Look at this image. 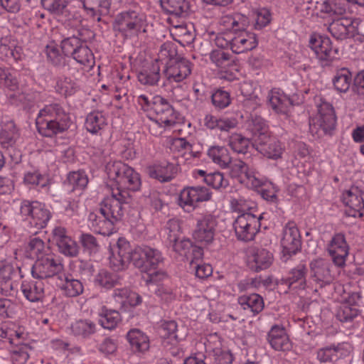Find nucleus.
<instances>
[{"label": "nucleus", "instance_id": "obj_1", "mask_svg": "<svg viewBox=\"0 0 364 364\" xmlns=\"http://www.w3.org/2000/svg\"><path fill=\"white\" fill-rule=\"evenodd\" d=\"M106 173L112 194L124 205L129 197L128 191H137L141 186L139 175L132 167L120 161H109Z\"/></svg>", "mask_w": 364, "mask_h": 364}, {"label": "nucleus", "instance_id": "obj_2", "mask_svg": "<svg viewBox=\"0 0 364 364\" xmlns=\"http://www.w3.org/2000/svg\"><path fill=\"white\" fill-rule=\"evenodd\" d=\"M220 24L227 31H230V38L228 40L230 41V50L233 53H243L257 46L256 34L246 30L250 21L245 15L235 14L224 16L220 20Z\"/></svg>", "mask_w": 364, "mask_h": 364}, {"label": "nucleus", "instance_id": "obj_3", "mask_svg": "<svg viewBox=\"0 0 364 364\" xmlns=\"http://www.w3.org/2000/svg\"><path fill=\"white\" fill-rule=\"evenodd\" d=\"M123 214L124 205L119 199L114 196H107L100 203V208L89 214L88 226L96 233L109 235Z\"/></svg>", "mask_w": 364, "mask_h": 364}, {"label": "nucleus", "instance_id": "obj_4", "mask_svg": "<svg viewBox=\"0 0 364 364\" xmlns=\"http://www.w3.org/2000/svg\"><path fill=\"white\" fill-rule=\"evenodd\" d=\"M316 107V113L309 120V129L312 134L321 137L334 129L336 117L330 103L321 102Z\"/></svg>", "mask_w": 364, "mask_h": 364}, {"label": "nucleus", "instance_id": "obj_5", "mask_svg": "<svg viewBox=\"0 0 364 364\" xmlns=\"http://www.w3.org/2000/svg\"><path fill=\"white\" fill-rule=\"evenodd\" d=\"M20 213L31 226L38 229L45 228L51 218L50 210L38 201H23Z\"/></svg>", "mask_w": 364, "mask_h": 364}, {"label": "nucleus", "instance_id": "obj_6", "mask_svg": "<svg viewBox=\"0 0 364 364\" xmlns=\"http://www.w3.org/2000/svg\"><path fill=\"white\" fill-rule=\"evenodd\" d=\"M155 101V112L151 119L153 123L151 125V131L155 127L163 128L164 129L172 127L178 119V113L173 109L172 106L163 97H157ZM160 132H152L153 134H161Z\"/></svg>", "mask_w": 364, "mask_h": 364}, {"label": "nucleus", "instance_id": "obj_7", "mask_svg": "<svg viewBox=\"0 0 364 364\" xmlns=\"http://www.w3.org/2000/svg\"><path fill=\"white\" fill-rule=\"evenodd\" d=\"M132 262L142 272L154 270L162 262L161 253L156 249L149 246H139L132 252Z\"/></svg>", "mask_w": 364, "mask_h": 364}, {"label": "nucleus", "instance_id": "obj_8", "mask_svg": "<svg viewBox=\"0 0 364 364\" xmlns=\"http://www.w3.org/2000/svg\"><path fill=\"white\" fill-rule=\"evenodd\" d=\"M129 242L124 237L118 239L117 242L109 247V260L110 267L115 271L124 269L132 261V252Z\"/></svg>", "mask_w": 364, "mask_h": 364}, {"label": "nucleus", "instance_id": "obj_9", "mask_svg": "<svg viewBox=\"0 0 364 364\" xmlns=\"http://www.w3.org/2000/svg\"><path fill=\"white\" fill-rule=\"evenodd\" d=\"M209 190L203 186L188 187L183 188L178 198V205L187 213L193 211L199 203L210 198Z\"/></svg>", "mask_w": 364, "mask_h": 364}, {"label": "nucleus", "instance_id": "obj_10", "mask_svg": "<svg viewBox=\"0 0 364 364\" xmlns=\"http://www.w3.org/2000/svg\"><path fill=\"white\" fill-rule=\"evenodd\" d=\"M259 225V218L253 213H242L237 217L233 226L239 240L250 241L257 232Z\"/></svg>", "mask_w": 364, "mask_h": 364}, {"label": "nucleus", "instance_id": "obj_11", "mask_svg": "<svg viewBox=\"0 0 364 364\" xmlns=\"http://www.w3.org/2000/svg\"><path fill=\"white\" fill-rule=\"evenodd\" d=\"M63 265L57 257L50 253L38 258L32 268V275L38 279L51 277L60 272Z\"/></svg>", "mask_w": 364, "mask_h": 364}, {"label": "nucleus", "instance_id": "obj_12", "mask_svg": "<svg viewBox=\"0 0 364 364\" xmlns=\"http://www.w3.org/2000/svg\"><path fill=\"white\" fill-rule=\"evenodd\" d=\"M217 218L211 214H205L197 220L196 228L193 232V237L202 245L211 243L214 239Z\"/></svg>", "mask_w": 364, "mask_h": 364}, {"label": "nucleus", "instance_id": "obj_13", "mask_svg": "<svg viewBox=\"0 0 364 364\" xmlns=\"http://www.w3.org/2000/svg\"><path fill=\"white\" fill-rule=\"evenodd\" d=\"M326 250L336 266L343 267L346 265L349 246L343 234H335L328 243Z\"/></svg>", "mask_w": 364, "mask_h": 364}, {"label": "nucleus", "instance_id": "obj_14", "mask_svg": "<svg viewBox=\"0 0 364 364\" xmlns=\"http://www.w3.org/2000/svg\"><path fill=\"white\" fill-rule=\"evenodd\" d=\"M309 46L321 60L336 58L338 54V49L333 48L331 39L318 33H312L309 36Z\"/></svg>", "mask_w": 364, "mask_h": 364}, {"label": "nucleus", "instance_id": "obj_15", "mask_svg": "<svg viewBox=\"0 0 364 364\" xmlns=\"http://www.w3.org/2000/svg\"><path fill=\"white\" fill-rule=\"evenodd\" d=\"M280 244L284 256L295 255L301 248V235L293 223H288L283 228Z\"/></svg>", "mask_w": 364, "mask_h": 364}, {"label": "nucleus", "instance_id": "obj_16", "mask_svg": "<svg viewBox=\"0 0 364 364\" xmlns=\"http://www.w3.org/2000/svg\"><path fill=\"white\" fill-rule=\"evenodd\" d=\"M342 201L346 205V214L350 217H360L364 208L363 192L356 186H353L342 194Z\"/></svg>", "mask_w": 364, "mask_h": 364}, {"label": "nucleus", "instance_id": "obj_17", "mask_svg": "<svg viewBox=\"0 0 364 364\" xmlns=\"http://www.w3.org/2000/svg\"><path fill=\"white\" fill-rule=\"evenodd\" d=\"M253 146L264 156L272 160L280 159L284 150L280 141L271 135L258 139Z\"/></svg>", "mask_w": 364, "mask_h": 364}, {"label": "nucleus", "instance_id": "obj_18", "mask_svg": "<svg viewBox=\"0 0 364 364\" xmlns=\"http://www.w3.org/2000/svg\"><path fill=\"white\" fill-rule=\"evenodd\" d=\"M49 248L45 242L39 237L30 238L25 245L14 252L15 258H40L46 254L49 253Z\"/></svg>", "mask_w": 364, "mask_h": 364}, {"label": "nucleus", "instance_id": "obj_19", "mask_svg": "<svg viewBox=\"0 0 364 364\" xmlns=\"http://www.w3.org/2000/svg\"><path fill=\"white\" fill-rule=\"evenodd\" d=\"M205 348L215 364H232L233 356L230 351L223 346L217 334L210 336Z\"/></svg>", "mask_w": 364, "mask_h": 364}, {"label": "nucleus", "instance_id": "obj_20", "mask_svg": "<svg viewBox=\"0 0 364 364\" xmlns=\"http://www.w3.org/2000/svg\"><path fill=\"white\" fill-rule=\"evenodd\" d=\"M352 350V346L348 343H341L320 348L317 351V358L322 363L335 362L337 360L348 355Z\"/></svg>", "mask_w": 364, "mask_h": 364}, {"label": "nucleus", "instance_id": "obj_21", "mask_svg": "<svg viewBox=\"0 0 364 364\" xmlns=\"http://www.w3.org/2000/svg\"><path fill=\"white\" fill-rule=\"evenodd\" d=\"M141 26V19L134 12L124 13L118 16L114 27L125 36L135 34Z\"/></svg>", "mask_w": 364, "mask_h": 364}, {"label": "nucleus", "instance_id": "obj_22", "mask_svg": "<svg viewBox=\"0 0 364 364\" xmlns=\"http://www.w3.org/2000/svg\"><path fill=\"white\" fill-rule=\"evenodd\" d=\"M191 73V63L186 59H181L168 65L164 75L169 82H180Z\"/></svg>", "mask_w": 364, "mask_h": 364}, {"label": "nucleus", "instance_id": "obj_23", "mask_svg": "<svg viewBox=\"0 0 364 364\" xmlns=\"http://www.w3.org/2000/svg\"><path fill=\"white\" fill-rule=\"evenodd\" d=\"M329 262L323 258H316L311 262V277L321 287L329 284L332 280L329 269Z\"/></svg>", "mask_w": 364, "mask_h": 364}, {"label": "nucleus", "instance_id": "obj_24", "mask_svg": "<svg viewBox=\"0 0 364 364\" xmlns=\"http://www.w3.org/2000/svg\"><path fill=\"white\" fill-rule=\"evenodd\" d=\"M328 31L334 38L342 40L353 35L355 26L350 18H335L330 23Z\"/></svg>", "mask_w": 364, "mask_h": 364}, {"label": "nucleus", "instance_id": "obj_25", "mask_svg": "<svg viewBox=\"0 0 364 364\" xmlns=\"http://www.w3.org/2000/svg\"><path fill=\"white\" fill-rule=\"evenodd\" d=\"M0 84L8 89L9 92L7 95L18 102H22L24 100L23 92L19 89L16 76L14 73L9 69L3 68L0 66Z\"/></svg>", "mask_w": 364, "mask_h": 364}, {"label": "nucleus", "instance_id": "obj_26", "mask_svg": "<svg viewBox=\"0 0 364 364\" xmlns=\"http://www.w3.org/2000/svg\"><path fill=\"white\" fill-rule=\"evenodd\" d=\"M272 254L264 248H255L251 250L248 256V264L255 271L268 268L272 263Z\"/></svg>", "mask_w": 364, "mask_h": 364}, {"label": "nucleus", "instance_id": "obj_27", "mask_svg": "<svg viewBox=\"0 0 364 364\" xmlns=\"http://www.w3.org/2000/svg\"><path fill=\"white\" fill-rule=\"evenodd\" d=\"M316 4L321 13L332 18L343 17L348 9V3L345 0H325Z\"/></svg>", "mask_w": 364, "mask_h": 364}, {"label": "nucleus", "instance_id": "obj_28", "mask_svg": "<svg viewBox=\"0 0 364 364\" xmlns=\"http://www.w3.org/2000/svg\"><path fill=\"white\" fill-rule=\"evenodd\" d=\"M268 102L271 108L278 114H287L291 106L289 97L279 90H272L268 95Z\"/></svg>", "mask_w": 364, "mask_h": 364}, {"label": "nucleus", "instance_id": "obj_29", "mask_svg": "<svg viewBox=\"0 0 364 364\" xmlns=\"http://www.w3.org/2000/svg\"><path fill=\"white\" fill-rule=\"evenodd\" d=\"M271 346L277 350H287L291 348L289 338L284 328L273 326L268 335Z\"/></svg>", "mask_w": 364, "mask_h": 364}, {"label": "nucleus", "instance_id": "obj_30", "mask_svg": "<svg viewBox=\"0 0 364 364\" xmlns=\"http://www.w3.org/2000/svg\"><path fill=\"white\" fill-rule=\"evenodd\" d=\"M21 291L24 297L31 302H38L44 297V284L42 281L28 282L21 284Z\"/></svg>", "mask_w": 364, "mask_h": 364}, {"label": "nucleus", "instance_id": "obj_31", "mask_svg": "<svg viewBox=\"0 0 364 364\" xmlns=\"http://www.w3.org/2000/svg\"><path fill=\"white\" fill-rule=\"evenodd\" d=\"M39 133L45 136H52L62 132L69 127L68 117L50 121H42L41 124L36 125Z\"/></svg>", "mask_w": 364, "mask_h": 364}, {"label": "nucleus", "instance_id": "obj_32", "mask_svg": "<svg viewBox=\"0 0 364 364\" xmlns=\"http://www.w3.org/2000/svg\"><path fill=\"white\" fill-rule=\"evenodd\" d=\"M176 168L173 164L162 162L149 166L148 172L151 178H156L160 181H170L175 173Z\"/></svg>", "mask_w": 364, "mask_h": 364}, {"label": "nucleus", "instance_id": "obj_33", "mask_svg": "<svg viewBox=\"0 0 364 364\" xmlns=\"http://www.w3.org/2000/svg\"><path fill=\"white\" fill-rule=\"evenodd\" d=\"M127 337L134 350L144 353L149 348V338L141 331L136 328L132 329L128 332Z\"/></svg>", "mask_w": 364, "mask_h": 364}, {"label": "nucleus", "instance_id": "obj_34", "mask_svg": "<svg viewBox=\"0 0 364 364\" xmlns=\"http://www.w3.org/2000/svg\"><path fill=\"white\" fill-rule=\"evenodd\" d=\"M112 296L116 302L123 306H135L141 302V297L127 288H118L114 290Z\"/></svg>", "mask_w": 364, "mask_h": 364}, {"label": "nucleus", "instance_id": "obj_35", "mask_svg": "<svg viewBox=\"0 0 364 364\" xmlns=\"http://www.w3.org/2000/svg\"><path fill=\"white\" fill-rule=\"evenodd\" d=\"M68 117L63 108L57 103L46 105L41 109L36 118V125L41 124L42 121L48 122Z\"/></svg>", "mask_w": 364, "mask_h": 364}, {"label": "nucleus", "instance_id": "obj_36", "mask_svg": "<svg viewBox=\"0 0 364 364\" xmlns=\"http://www.w3.org/2000/svg\"><path fill=\"white\" fill-rule=\"evenodd\" d=\"M99 323L102 328L112 330L117 327L121 321V316L119 313L115 310L107 309L105 306H102L98 312Z\"/></svg>", "mask_w": 364, "mask_h": 364}, {"label": "nucleus", "instance_id": "obj_37", "mask_svg": "<svg viewBox=\"0 0 364 364\" xmlns=\"http://www.w3.org/2000/svg\"><path fill=\"white\" fill-rule=\"evenodd\" d=\"M207 154L214 164L223 168H227L231 162L229 151L224 146H212L208 149Z\"/></svg>", "mask_w": 364, "mask_h": 364}, {"label": "nucleus", "instance_id": "obj_38", "mask_svg": "<svg viewBox=\"0 0 364 364\" xmlns=\"http://www.w3.org/2000/svg\"><path fill=\"white\" fill-rule=\"evenodd\" d=\"M247 129L252 134L253 145L258 139L270 135L266 122L259 116H252L247 122Z\"/></svg>", "mask_w": 364, "mask_h": 364}, {"label": "nucleus", "instance_id": "obj_39", "mask_svg": "<svg viewBox=\"0 0 364 364\" xmlns=\"http://www.w3.org/2000/svg\"><path fill=\"white\" fill-rule=\"evenodd\" d=\"M352 81V74L347 68L338 70L333 78V86L339 92H346L350 87Z\"/></svg>", "mask_w": 364, "mask_h": 364}, {"label": "nucleus", "instance_id": "obj_40", "mask_svg": "<svg viewBox=\"0 0 364 364\" xmlns=\"http://www.w3.org/2000/svg\"><path fill=\"white\" fill-rule=\"evenodd\" d=\"M160 79V67L158 62L153 63L150 67L143 69L138 74L139 81L144 85H156Z\"/></svg>", "mask_w": 364, "mask_h": 364}, {"label": "nucleus", "instance_id": "obj_41", "mask_svg": "<svg viewBox=\"0 0 364 364\" xmlns=\"http://www.w3.org/2000/svg\"><path fill=\"white\" fill-rule=\"evenodd\" d=\"M306 267L304 265H299L289 272L287 284L292 289H304L306 286Z\"/></svg>", "mask_w": 364, "mask_h": 364}, {"label": "nucleus", "instance_id": "obj_42", "mask_svg": "<svg viewBox=\"0 0 364 364\" xmlns=\"http://www.w3.org/2000/svg\"><path fill=\"white\" fill-rule=\"evenodd\" d=\"M238 301L245 310L250 309L255 314L260 312L264 308L263 299L257 294L242 296L239 298Z\"/></svg>", "mask_w": 364, "mask_h": 364}, {"label": "nucleus", "instance_id": "obj_43", "mask_svg": "<svg viewBox=\"0 0 364 364\" xmlns=\"http://www.w3.org/2000/svg\"><path fill=\"white\" fill-rule=\"evenodd\" d=\"M164 237L167 245L183 237L179 220L172 218L167 222L164 228Z\"/></svg>", "mask_w": 364, "mask_h": 364}, {"label": "nucleus", "instance_id": "obj_44", "mask_svg": "<svg viewBox=\"0 0 364 364\" xmlns=\"http://www.w3.org/2000/svg\"><path fill=\"white\" fill-rule=\"evenodd\" d=\"M161 5L167 13L176 16H182L188 9V4L186 0H161Z\"/></svg>", "mask_w": 364, "mask_h": 364}, {"label": "nucleus", "instance_id": "obj_45", "mask_svg": "<svg viewBox=\"0 0 364 364\" xmlns=\"http://www.w3.org/2000/svg\"><path fill=\"white\" fill-rule=\"evenodd\" d=\"M18 270V265L14 263L11 258L0 260V284L11 279Z\"/></svg>", "mask_w": 364, "mask_h": 364}, {"label": "nucleus", "instance_id": "obj_46", "mask_svg": "<svg viewBox=\"0 0 364 364\" xmlns=\"http://www.w3.org/2000/svg\"><path fill=\"white\" fill-rule=\"evenodd\" d=\"M177 323L175 321H161L158 326V333L161 337L178 341L180 338L177 335Z\"/></svg>", "mask_w": 364, "mask_h": 364}, {"label": "nucleus", "instance_id": "obj_47", "mask_svg": "<svg viewBox=\"0 0 364 364\" xmlns=\"http://www.w3.org/2000/svg\"><path fill=\"white\" fill-rule=\"evenodd\" d=\"M106 124V119L104 115L100 112H92L90 113L85 121L87 130L92 134L97 133L102 129Z\"/></svg>", "mask_w": 364, "mask_h": 364}, {"label": "nucleus", "instance_id": "obj_48", "mask_svg": "<svg viewBox=\"0 0 364 364\" xmlns=\"http://www.w3.org/2000/svg\"><path fill=\"white\" fill-rule=\"evenodd\" d=\"M230 206L232 211L239 213H251V211L255 208V203L251 200H247L243 196L232 198L230 200Z\"/></svg>", "mask_w": 364, "mask_h": 364}, {"label": "nucleus", "instance_id": "obj_49", "mask_svg": "<svg viewBox=\"0 0 364 364\" xmlns=\"http://www.w3.org/2000/svg\"><path fill=\"white\" fill-rule=\"evenodd\" d=\"M71 329L75 335L87 336L96 331V324L87 319H80L72 324Z\"/></svg>", "mask_w": 364, "mask_h": 364}, {"label": "nucleus", "instance_id": "obj_50", "mask_svg": "<svg viewBox=\"0 0 364 364\" xmlns=\"http://www.w3.org/2000/svg\"><path fill=\"white\" fill-rule=\"evenodd\" d=\"M73 57L78 63L83 65L91 67L95 63L93 54L86 46L77 47Z\"/></svg>", "mask_w": 364, "mask_h": 364}, {"label": "nucleus", "instance_id": "obj_51", "mask_svg": "<svg viewBox=\"0 0 364 364\" xmlns=\"http://www.w3.org/2000/svg\"><path fill=\"white\" fill-rule=\"evenodd\" d=\"M250 16L255 21V29H261L271 21V14L268 9L264 8L252 10Z\"/></svg>", "mask_w": 364, "mask_h": 364}, {"label": "nucleus", "instance_id": "obj_52", "mask_svg": "<svg viewBox=\"0 0 364 364\" xmlns=\"http://www.w3.org/2000/svg\"><path fill=\"white\" fill-rule=\"evenodd\" d=\"M55 88L58 93L66 97L73 95L77 91L78 85L71 77H64L59 79Z\"/></svg>", "mask_w": 364, "mask_h": 364}, {"label": "nucleus", "instance_id": "obj_53", "mask_svg": "<svg viewBox=\"0 0 364 364\" xmlns=\"http://www.w3.org/2000/svg\"><path fill=\"white\" fill-rule=\"evenodd\" d=\"M117 282V276L105 269H101L95 278V285L106 289L112 288Z\"/></svg>", "mask_w": 364, "mask_h": 364}, {"label": "nucleus", "instance_id": "obj_54", "mask_svg": "<svg viewBox=\"0 0 364 364\" xmlns=\"http://www.w3.org/2000/svg\"><path fill=\"white\" fill-rule=\"evenodd\" d=\"M228 145L233 151L245 154L250 146V141L241 134L235 133L229 137Z\"/></svg>", "mask_w": 364, "mask_h": 364}, {"label": "nucleus", "instance_id": "obj_55", "mask_svg": "<svg viewBox=\"0 0 364 364\" xmlns=\"http://www.w3.org/2000/svg\"><path fill=\"white\" fill-rule=\"evenodd\" d=\"M61 289L67 296H76L82 293L83 285L77 279L66 277Z\"/></svg>", "mask_w": 364, "mask_h": 364}, {"label": "nucleus", "instance_id": "obj_56", "mask_svg": "<svg viewBox=\"0 0 364 364\" xmlns=\"http://www.w3.org/2000/svg\"><path fill=\"white\" fill-rule=\"evenodd\" d=\"M161 97L159 95L151 96V95L142 94L137 97V104L141 109L147 113V115L151 118L155 112V101L156 98Z\"/></svg>", "mask_w": 364, "mask_h": 364}, {"label": "nucleus", "instance_id": "obj_57", "mask_svg": "<svg viewBox=\"0 0 364 364\" xmlns=\"http://www.w3.org/2000/svg\"><path fill=\"white\" fill-rule=\"evenodd\" d=\"M208 57L210 62L220 69V71L230 64L229 55L222 49L213 50Z\"/></svg>", "mask_w": 364, "mask_h": 364}, {"label": "nucleus", "instance_id": "obj_58", "mask_svg": "<svg viewBox=\"0 0 364 364\" xmlns=\"http://www.w3.org/2000/svg\"><path fill=\"white\" fill-rule=\"evenodd\" d=\"M204 181L215 189L224 188L228 186V180L219 171L208 173Z\"/></svg>", "mask_w": 364, "mask_h": 364}, {"label": "nucleus", "instance_id": "obj_59", "mask_svg": "<svg viewBox=\"0 0 364 364\" xmlns=\"http://www.w3.org/2000/svg\"><path fill=\"white\" fill-rule=\"evenodd\" d=\"M68 182L73 189H83L88 183V178L82 171H73L68 174Z\"/></svg>", "mask_w": 364, "mask_h": 364}, {"label": "nucleus", "instance_id": "obj_60", "mask_svg": "<svg viewBox=\"0 0 364 364\" xmlns=\"http://www.w3.org/2000/svg\"><path fill=\"white\" fill-rule=\"evenodd\" d=\"M213 105L218 109H223L230 104V94L223 90H215L211 96Z\"/></svg>", "mask_w": 364, "mask_h": 364}, {"label": "nucleus", "instance_id": "obj_61", "mask_svg": "<svg viewBox=\"0 0 364 364\" xmlns=\"http://www.w3.org/2000/svg\"><path fill=\"white\" fill-rule=\"evenodd\" d=\"M229 165L231 176L237 178L241 182L249 170L247 166L242 161L237 159L231 161Z\"/></svg>", "mask_w": 364, "mask_h": 364}, {"label": "nucleus", "instance_id": "obj_62", "mask_svg": "<svg viewBox=\"0 0 364 364\" xmlns=\"http://www.w3.org/2000/svg\"><path fill=\"white\" fill-rule=\"evenodd\" d=\"M168 246L179 255L188 257V255L191 252L192 244L189 240L181 237L179 240L168 244Z\"/></svg>", "mask_w": 364, "mask_h": 364}, {"label": "nucleus", "instance_id": "obj_63", "mask_svg": "<svg viewBox=\"0 0 364 364\" xmlns=\"http://www.w3.org/2000/svg\"><path fill=\"white\" fill-rule=\"evenodd\" d=\"M190 267L195 270L196 276L200 279H204L210 276L213 273V268L209 264L203 262L191 260Z\"/></svg>", "mask_w": 364, "mask_h": 364}, {"label": "nucleus", "instance_id": "obj_64", "mask_svg": "<svg viewBox=\"0 0 364 364\" xmlns=\"http://www.w3.org/2000/svg\"><path fill=\"white\" fill-rule=\"evenodd\" d=\"M57 246L59 251L68 257H75L79 252L78 245L70 237Z\"/></svg>", "mask_w": 364, "mask_h": 364}]
</instances>
